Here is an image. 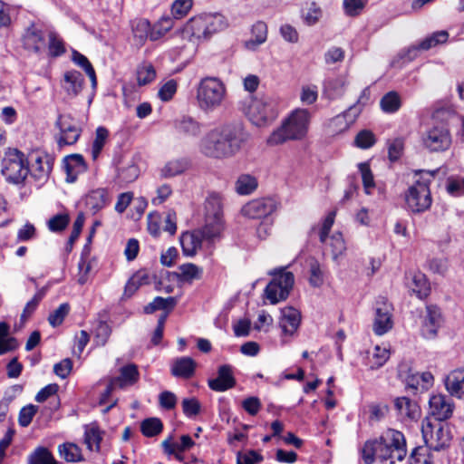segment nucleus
Listing matches in <instances>:
<instances>
[{
  "label": "nucleus",
  "instance_id": "23",
  "mask_svg": "<svg viewBox=\"0 0 464 464\" xmlns=\"http://www.w3.org/2000/svg\"><path fill=\"white\" fill-rule=\"evenodd\" d=\"M191 166L190 160L186 157L172 159L160 169L162 179H171L185 173Z\"/></svg>",
  "mask_w": 464,
  "mask_h": 464
},
{
  "label": "nucleus",
  "instance_id": "46",
  "mask_svg": "<svg viewBox=\"0 0 464 464\" xmlns=\"http://www.w3.org/2000/svg\"><path fill=\"white\" fill-rule=\"evenodd\" d=\"M72 61L75 64L82 67L85 71L86 74L92 81V86L95 87L97 84L95 71L87 57L77 51H73Z\"/></svg>",
  "mask_w": 464,
  "mask_h": 464
},
{
  "label": "nucleus",
  "instance_id": "7",
  "mask_svg": "<svg viewBox=\"0 0 464 464\" xmlns=\"http://www.w3.org/2000/svg\"><path fill=\"white\" fill-rule=\"evenodd\" d=\"M273 276L272 281L265 289V295L272 304L285 300L295 283V276L292 272L286 271L285 267L276 268L268 272Z\"/></svg>",
  "mask_w": 464,
  "mask_h": 464
},
{
  "label": "nucleus",
  "instance_id": "14",
  "mask_svg": "<svg viewBox=\"0 0 464 464\" xmlns=\"http://www.w3.org/2000/svg\"><path fill=\"white\" fill-rule=\"evenodd\" d=\"M55 126L60 130L57 143L60 147L73 145L81 136L82 130L77 121L69 114H60L56 120Z\"/></svg>",
  "mask_w": 464,
  "mask_h": 464
},
{
  "label": "nucleus",
  "instance_id": "17",
  "mask_svg": "<svg viewBox=\"0 0 464 464\" xmlns=\"http://www.w3.org/2000/svg\"><path fill=\"white\" fill-rule=\"evenodd\" d=\"M182 35L190 41L208 40L211 38L203 14L196 15L187 22L182 31Z\"/></svg>",
  "mask_w": 464,
  "mask_h": 464
},
{
  "label": "nucleus",
  "instance_id": "61",
  "mask_svg": "<svg viewBox=\"0 0 464 464\" xmlns=\"http://www.w3.org/2000/svg\"><path fill=\"white\" fill-rule=\"evenodd\" d=\"M193 5V0H175L171 5V14L176 19L187 15Z\"/></svg>",
  "mask_w": 464,
  "mask_h": 464
},
{
  "label": "nucleus",
  "instance_id": "64",
  "mask_svg": "<svg viewBox=\"0 0 464 464\" xmlns=\"http://www.w3.org/2000/svg\"><path fill=\"white\" fill-rule=\"evenodd\" d=\"M262 461L263 456L255 450L238 452L237 456V464H258Z\"/></svg>",
  "mask_w": 464,
  "mask_h": 464
},
{
  "label": "nucleus",
  "instance_id": "8",
  "mask_svg": "<svg viewBox=\"0 0 464 464\" xmlns=\"http://www.w3.org/2000/svg\"><path fill=\"white\" fill-rule=\"evenodd\" d=\"M2 173L9 183H23L29 174L24 153L16 149L10 150L3 160Z\"/></svg>",
  "mask_w": 464,
  "mask_h": 464
},
{
  "label": "nucleus",
  "instance_id": "28",
  "mask_svg": "<svg viewBox=\"0 0 464 464\" xmlns=\"http://www.w3.org/2000/svg\"><path fill=\"white\" fill-rule=\"evenodd\" d=\"M394 407L401 420H415L419 417L418 404L408 397H399L394 401Z\"/></svg>",
  "mask_w": 464,
  "mask_h": 464
},
{
  "label": "nucleus",
  "instance_id": "18",
  "mask_svg": "<svg viewBox=\"0 0 464 464\" xmlns=\"http://www.w3.org/2000/svg\"><path fill=\"white\" fill-rule=\"evenodd\" d=\"M449 39V33L445 30L437 31L420 41L417 44L411 45L407 50V56L410 60L417 57L420 51H428L440 44H445Z\"/></svg>",
  "mask_w": 464,
  "mask_h": 464
},
{
  "label": "nucleus",
  "instance_id": "48",
  "mask_svg": "<svg viewBox=\"0 0 464 464\" xmlns=\"http://www.w3.org/2000/svg\"><path fill=\"white\" fill-rule=\"evenodd\" d=\"M257 187L256 179L250 175H241L236 182V190L240 195H248Z\"/></svg>",
  "mask_w": 464,
  "mask_h": 464
},
{
  "label": "nucleus",
  "instance_id": "6",
  "mask_svg": "<svg viewBox=\"0 0 464 464\" xmlns=\"http://www.w3.org/2000/svg\"><path fill=\"white\" fill-rule=\"evenodd\" d=\"M379 459L394 464L402 460L407 455L406 440L402 432L388 429L378 439Z\"/></svg>",
  "mask_w": 464,
  "mask_h": 464
},
{
  "label": "nucleus",
  "instance_id": "49",
  "mask_svg": "<svg viewBox=\"0 0 464 464\" xmlns=\"http://www.w3.org/2000/svg\"><path fill=\"white\" fill-rule=\"evenodd\" d=\"M46 293V288L43 287L39 289L34 297L28 301L24 308V311L21 314V320L25 321L29 318L38 307L40 302L43 300Z\"/></svg>",
  "mask_w": 464,
  "mask_h": 464
},
{
  "label": "nucleus",
  "instance_id": "25",
  "mask_svg": "<svg viewBox=\"0 0 464 464\" xmlns=\"http://www.w3.org/2000/svg\"><path fill=\"white\" fill-rule=\"evenodd\" d=\"M174 126L179 134L187 137H198L202 131L201 123L189 115H183L177 119Z\"/></svg>",
  "mask_w": 464,
  "mask_h": 464
},
{
  "label": "nucleus",
  "instance_id": "11",
  "mask_svg": "<svg viewBox=\"0 0 464 464\" xmlns=\"http://www.w3.org/2000/svg\"><path fill=\"white\" fill-rule=\"evenodd\" d=\"M219 237L217 235V230L211 231L205 227L191 232H185L180 237L182 251L184 255L192 256L202 247L203 242L212 244Z\"/></svg>",
  "mask_w": 464,
  "mask_h": 464
},
{
  "label": "nucleus",
  "instance_id": "34",
  "mask_svg": "<svg viewBox=\"0 0 464 464\" xmlns=\"http://www.w3.org/2000/svg\"><path fill=\"white\" fill-rule=\"evenodd\" d=\"M64 169L67 172V181L73 182L76 174L86 169L84 159L82 155L74 154L67 157L64 162Z\"/></svg>",
  "mask_w": 464,
  "mask_h": 464
},
{
  "label": "nucleus",
  "instance_id": "32",
  "mask_svg": "<svg viewBox=\"0 0 464 464\" xmlns=\"http://www.w3.org/2000/svg\"><path fill=\"white\" fill-rule=\"evenodd\" d=\"M267 39V25L265 22L258 21L253 24L251 29V38L245 43L248 50H256Z\"/></svg>",
  "mask_w": 464,
  "mask_h": 464
},
{
  "label": "nucleus",
  "instance_id": "20",
  "mask_svg": "<svg viewBox=\"0 0 464 464\" xmlns=\"http://www.w3.org/2000/svg\"><path fill=\"white\" fill-rule=\"evenodd\" d=\"M208 387L218 392H226L236 385V379L233 374V367L229 364L219 366L218 376L208 382Z\"/></svg>",
  "mask_w": 464,
  "mask_h": 464
},
{
  "label": "nucleus",
  "instance_id": "59",
  "mask_svg": "<svg viewBox=\"0 0 464 464\" xmlns=\"http://www.w3.org/2000/svg\"><path fill=\"white\" fill-rule=\"evenodd\" d=\"M366 4L367 0H343V7L346 15L353 17L362 13Z\"/></svg>",
  "mask_w": 464,
  "mask_h": 464
},
{
  "label": "nucleus",
  "instance_id": "31",
  "mask_svg": "<svg viewBox=\"0 0 464 464\" xmlns=\"http://www.w3.org/2000/svg\"><path fill=\"white\" fill-rule=\"evenodd\" d=\"M63 88L68 95L75 97L81 92L84 78L80 72L75 70L67 71L63 75Z\"/></svg>",
  "mask_w": 464,
  "mask_h": 464
},
{
  "label": "nucleus",
  "instance_id": "62",
  "mask_svg": "<svg viewBox=\"0 0 464 464\" xmlns=\"http://www.w3.org/2000/svg\"><path fill=\"white\" fill-rule=\"evenodd\" d=\"M178 83L176 80L170 79L159 89L158 96L162 102L170 101L177 92Z\"/></svg>",
  "mask_w": 464,
  "mask_h": 464
},
{
  "label": "nucleus",
  "instance_id": "42",
  "mask_svg": "<svg viewBox=\"0 0 464 464\" xmlns=\"http://www.w3.org/2000/svg\"><path fill=\"white\" fill-rule=\"evenodd\" d=\"M28 464H58V462L47 448L37 447L28 456Z\"/></svg>",
  "mask_w": 464,
  "mask_h": 464
},
{
  "label": "nucleus",
  "instance_id": "29",
  "mask_svg": "<svg viewBox=\"0 0 464 464\" xmlns=\"http://www.w3.org/2000/svg\"><path fill=\"white\" fill-rule=\"evenodd\" d=\"M196 369V362L190 357H179L171 365V373L175 377L189 379Z\"/></svg>",
  "mask_w": 464,
  "mask_h": 464
},
{
  "label": "nucleus",
  "instance_id": "24",
  "mask_svg": "<svg viewBox=\"0 0 464 464\" xmlns=\"http://www.w3.org/2000/svg\"><path fill=\"white\" fill-rule=\"evenodd\" d=\"M421 332L425 338H433L440 324V311L436 305H427Z\"/></svg>",
  "mask_w": 464,
  "mask_h": 464
},
{
  "label": "nucleus",
  "instance_id": "53",
  "mask_svg": "<svg viewBox=\"0 0 464 464\" xmlns=\"http://www.w3.org/2000/svg\"><path fill=\"white\" fill-rule=\"evenodd\" d=\"M84 441L90 450H99L102 441V433L99 428L91 427L85 430Z\"/></svg>",
  "mask_w": 464,
  "mask_h": 464
},
{
  "label": "nucleus",
  "instance_id": "15",
  "mask_svg": "<svg viewBox=\"0 0 464 464\" xmlns=\"http://www.w3.org/2000/svg\"><path fill=\"white\" fill-rule=\"evenodd\" d=\"M455 410V403L445 394L431 395L429 400V413L435 421L442 422L450 419Z\"/></svg>",
  "mask_w": 464,
  "mask_h": 464
},
{
  "label": "nucleus",
  "instance_id": "36",
  "mask_svg": "<svg viewBox=\"0 0 464 464\" xmlns=\"http://www.w3.org/2000/svg\"><path fill=\"white\" fill-rule=\"evenodd\" d=\"M362 106L358 104H353L350 106L342 114L337 115L334 118L333 123L335 125H343L340 130H347L358 118L360 113L362 112Z\"/></svg>",
  "mask_w": 464,
  "mask_h": 464
},
{
  "label": "nucleus",
  "instance_id": "55",
  "mask_svg": "<svg viewBox=\"0 0 464 464\" xmlns=\"http://www.w3.org/2000/svg\"><path fill=\"white\" fill-rule=\"evenodd\" d=\"M48 38L49 55L52 57H58L63 54L65 48L63 40L58 36V34L54 32H49Z\"/></svg>",
  "mask_w": 464,
  "mask_h": 464
},
{
  "label": "nucleus",
  "instance_id": "22",
  "mask_svg": "<svg viewBox=\"0 0 464 464\" xmlns=\"http://www.w3.org/2000/svg\"><path fill=\"white\" fill-rule=\"evenodd\" d=\"M444 384L450 396L464 400V369L450 372L445 377Z\"/></svg>",
  "mask_w": 464,
  "mask_h": 464
},
{
  "label": "nucleus",
  "instance_id": "41",
  "mask_svg": "<svg viewBox=\"0 0 464 464\" xmlns=\"http://www.w3.org/2000/svg\"><path fill=\"white\" fill-rule=\"evenodd\" d=\"M380 106L385 113H394L401 106V100L397 92L392 91L382 96L380 101Z\"/></svg>",
  "mask_w": 464,
  "mask_h": 464
},
{
  "label": "nucleus",
  "instance_id": "43",
  "mask_svg": "<svg viewBox=\"0 0 464 464\" xmlns=\"http://www.w3.org/2000/svg\"><path fill=\"white\" fill-rule=\"evenodd\" d=\"M174 25L172 17L162 16L153 26H151L150 41H158L163 37Z\"/></svg>",
  "mask_w": 464,
  "mask_h": 464
},
{
  "label": "nucleus",
  "instance_id": "1",
  "mask_svg": "<svg viewBox=\"0 0 464 464\" xmlns=\"http://www.w3.org/2000/svg\"><path fill=\"white\" fill-rule=\"evenodd\" d=\"M248 137V133L241 123L225 124L209 130L201 139L199 150L209 158H229L240 150Z\"/></svg>",
  "mask_w": 464,
  "mask_h": 464
},
{
  "label": "nucleus",
  "instance_id": "30",
  "mask_svg": "<svg viewBox=\"0 0 464 464\" xmlns=\"http://www.w3.org/2000/svg\"><path fill=\"white\" fill-rule=\"evenodd\" d=\"M109 202L110 198L105 188L93 189L86 197V206L93 214L105 208Z\"/></svg>",
  "mask_w": 464,
  "mask_h": 464
},
{
  "label": "nucleus",
  "instance_id": "10",
  "mask_svg": "<svg viewBox=\"0 0 464 464\" xmlns=\"http://www.w3.org/2000/svg\"><path fill=\"white\" fill-rule=\"evenodd\" d=\"M422 143L430 152L448 150L451 146L452 138L447 124L440 122L428 128L422 135Z\"/></svg>",
  "mask_w": 464,
  "mask_h": 464
},
{
  "label": "nucleus",
  "instance_id": "54",
  "mask_svg": "<svg viewBox=\"0 0 464 464\" xmlns=\"http://www.w3.org/2000/svg\"><path fill=\"white\" fill-rule=\"evenodd\" d=\"M70 304L68 303L61 304L58 308H56L53 313H51L48 316V322L53 327H57L61 325L64 320V318L68 315L70 312Z\"/></svg>",
  "mask_w": 464,
  "mask_h": 464
},
{
  "label": "nucleus",
  "instance_id": "2",
  "mask_svg": "<svg viewBox=\"0 0 464 464\" xmlns=\"http://www.w3.org/2000/svg\"><path fill=\"white\" fill-rule=\"evenodd\" d=\"M438 172L439 169L414 170L415 176L419 178L403 193L404 208L409 213L422 214L430 208L433 200L430 187Z\"/></svg>",
  "mask_w": 464,
  "mask_h": 464
},
{
  "label": "nucleus",
  "instance_id": "26",
  "mask_svg": "<svg viewBox=\"0 0 464 464\" xmlns=\"http://www.w3.org/2000/svg\"><path fill=\"white\" fill-rule=\"evenodd\" d=\"M140 378L138 367L134 363L126 364L120 369V374L111 379L112 383H115L119 388L131 386L135 384Z\"/></svg>",
  "mask_w": 464,
  "mask_h": 464
},
{
  "label": "nucleus",
  "instance_id": "47",
  "mask_svg": "<svg viewBox=\"0 0 464 464\" xmlns=\"http://www.w3.org/2000/svg\"><path fill=\"white\" fill-rule=\"evenodd\" d=\"M163 430L162 421L158 418H148L140 424V430L146 437H154Z\"/></svg>",
  "mask_w": 464,
  "mask_h": 464
},
{
  "label": "nucleus",
  "instance_id": "39",
  "mask_svg": "<svg viewBox=\"0 0 464 464\" xmlns=\"http://www.w3.org/2000/svg\"><path fill=\"white\" fill-rule=\"evenodd\" d=\"M326 248H329L334 260L342 256L346 250V245L342 233L336 232L331 237H327L326 243H324Z\"/></svg>",
  "mask_w": 464,
  "mask_h": 464
},
{
  "label": "nucleus",
  "instance_id": "16",
  "mask_svg": "<svg viewBox=\"0 0 464 464\" xmlns=\"http://www.w3.org/2000/svg\"><path fill=\"white\" fill-rule=\"evenodd\" d=\"M276 209V204L273 198H257L246 204L242 208V214L249 218L257 219L268 217Z\"/></svg>",
  "mask_w": 464,
  "mask_h": 464
},
{
  "label": "nucleus",
  "instance_id": "56",
  "mask_svg": "<svg viewBox=\"0 0 464 464\" xmlns=\"http://www.w3.org/2000/svg\"><path fill=\"white\" fill-rule=\"evenodd\" d=\"M309 283L314 287H320L324 284V272L319 262L313 259L309 263Z\"/></svg>",
  "mask_w": 464,
  "mask_h": 464
},
{
  "label": "nucleus",
  "instance_id": "37",
  "mask_svg": "<svg viewBox=\"0 0 464 464\" xmlns=\"http://www.w3.org/2000/svg\"><path fill=\"white\" fill-rule=\"evenodd\" d=\"M203 269L192 263H186L179 266L177 277L180 282L191 283L201 278Z\"/></svg>",
  "mask_w": 464,
  "mask_h": 464
},
{
  "label": "nucleus",
  "instance_id": "63",
  "mask_svg": "<svg viewBox=\"0 0 464 464\" xmlns=\"http://www.w3.org/2000/svg\"><path fill=\"white\" fill-rule=\"evenodd\" d=\"M111 333V330L110 325L105 322H100L94 331L96 343L102 346L104 345L107 343Z\"/></svg>",
  "mask_w": 464,
  "mask_h": 464
},
{
  "label": "nucleus",
  "instance_id": "27",
  "mask_svg": "<svg viewBox=\"0 0 464 464\" xmlns=\"http://www.w3.org/2000/svg\"><path fill=\"white\" fill-rule=\"evenodd\" d=\"M300 322L301 314L296 309L286 307L282 310L280 326L285 334L293 335L299 327Z\"/></svg>",
  "mask_w": 464,
  "mask_h": 464
},
{
  "label": "nucleus",
  "instance_id": "9",
  "mask_svg": "<svg viewBox=\"0 0 464 464\" xmlns=\"http://www.w3.org/2000/svg\"><path fill=\"white\" fill-rule=\"evenodd\" d=\"M422 436L430 450L440 451L448 448L452 439L449 427L440 421L426 420L422 423Z\"/></svg>",
  "mask_w": 464,
  "mask_h": 464
},
{
  "label": "nucleus",
  "instance_id": "21",
  "mask_svg": "<svg viewBox=\"0 0 464 464\" xmlns=\"http://www.w3.org/2000/svg\"><path fill=\"white\" fill-rule=\"evenodd\" d=\"M347 80L343 75L329 76L324 82L323 94L329 100L341 98L346 89Z\"/></svg>",
  "mask_w": 464,
  "mask_h": 464
},
{
  "label": "nucleus",
  "instance_id": "60",
  "mask_svg": "<svg viewBox=\"0 0 464 464\" xmlns=\"http://www.w3.org/2000/svg\"><path fill=\"white\" fill-rule=\"evenodd\" d=\"M446 189L453 197L464 195V178L450 177L447 179Z\"/></svg>",
  "mask_w": 464,
  "mask_h": 464
},
{
  "label": "nucleus",
  "instance_id": "50",
  "mask_svg": "<svg viewBox=\"0 0 464 464\" xmlns=\"http://www.w3.org/2000/svg\"><path fill=\"white\" fill-rule=\"evenodd\" d=\"M362 458L365 464H372L375 458L379 459L378 440H367L362 449Z\"/></svg>",
  "mask_w": 464,
  "mask_h": 464
},
{
  "label": "nucleus",
  "instance_id": "57",
  "mask_svg": "<svg viewBox=\"0 0 464 464\" xmlns=\"http://www.w3.org/2000/svg\"><path fill=\"white\" fill-rule=\"evenodd\" d=\"M359 169L362 175L363 188L366 194L371 195L372 189L375 187L373 175L368 163L359 164Z\"/></svg>",
  "mask_w": 464,
  "mask_h": 464
},
{
  "label": "nucleus",
  "instance_id": "4",
  "mask_svg": "<svg viewBox=\"0 0 464 464\" xmlns=\"http://www.w3.org/2000/svg\"><path fill=\"white\" fill-rule=\"evenodd\" d=\"M227 97L225 83L217 77L201 79L196 89L198 108L204 113H211L219 109Z\"/></svg>",
  "mask_w": 464,
  "mask_h": 464
},
{
  "label": "nucleus",
  "instance_id": "45",
  "mask_svg": "<svg viewBox=\"0 0 464 464\" xmlns=\"http://www.w3.org/2000/svg\"><path fill=\"white\" fill-rule=\"evenodd\" d=\"M391 355L390 349L386 346L376 345L371 358H369V365L371 369H378L383 366L389 360Z\"/></svg>",
  "mask_w": 464,
  "mask_h": 464
},
{
  "label": "nucleus",
  "instance_id": "38",
  "mask_svg": "<svg viewBox=\"0 0 464 464\" xmlns=\"http://www.w3.org/2000/svg\"><path fill=\"white\" fill-rule=\"evenodd\" d=\"M52 169V165L49 160L45 158L36 157L34 162L32 163L29 172L31 175L39 181L47 179Z\"/></svg>",
  "mask_w": 464,
  "mask_h": 464
},
{
  "label": "nucleus",
  "instance_id": "35",
  "mask_svg": "<svg viewBox=\"0 0 464 464\" xmlns=\"http://www.w3.org/2000/svg\"><path fill=\"white\" fill-rule=\"evenodd\" d=\"M203 15L211 37L213 34L224 31L229 25L227 18L220 13H205Z\"/></svg>",
  "mask_w": 464,
  "mask_h": 464
},
{
  "label": "nucleus",
  "instance_id": "5",
  "mask_svg": "<svg viewBox=\"0 0 464 464\" xmlns=\"http://www.w3.org/2000/svg\"><path fill=\"white\" fill-rule=\"evenodd\" d=\"M243 112L256 127L270 125L278 116L276 102L269 96L249 97L243 102Z\"/></svg>",
  "mask_w": 464,
  "mask_h": 464
},
{
  "label": "nucleus",
  "instance_id": "52",
  "mask_svg": "<svg viewBox=\"0 0 464 464\" xmlns=\"http://www.w3.org/2000/svg\"><path fill=\"white\" fill-rule=\"evenodd\" d=\"M156 71L152 64L143 63L137 69V81L139 85H146L154 81Z\"/></svg>",
  "mask_w": 464,
  "mask_h": 464
},
{
  "label": "nucleus",
  "instance_id": "13",
  "mask_svg": "<svg viewBox=\"0 0 464 464\" xmlns=\"http://www.w3.org/2000/svg\"><path fill=\"white\" fill-rule=\"evenodd\" d=\"M374 311L375 317L372 330L376 335L381 336L389 332L393 326L392 319V305L387 298L379 296L375 302Z\"/></svg>",
  "mask_w": 464,
  "mask_h": 464
},
{
  "label": "nucleus",
  "instance_id": "19",
  "mask_svg": "<svg viewBox=\"0 0 464 464\" xmlns=\"http://www.w3.org/2000/svg\"><path fill=\"white\" fill-rule=\"evenodd\" d=\"M23 45L31 52L39 53L46 47L44 31L36 24H31L23 34Z\"/></svg>",
  "mask_w": 464,
  "mask_h": 464
},
{
  "label": "nucleus",
  "instance_id": "44",
  "mask_svg": "<svg viewBox=\"0 0 464 464\" xmlns=\"http://www.w3.org/2000/svg\"><path fill=\"white\" fill-rule=\"evenodd\" d=\"M108 137L109 131L105 127L101 126L96 129L95 138L92 141L91 150V154L93 160H96L99 158Z\"/></svg>",
  "mask_w": 464,
  "mask_h": 464
},
{
  "label": "nucleus",
  "instance_id": "51",
  "mask_svg": "<svg viewBox=\"0 0 464 464\" xmlns=\"http://www.w3.org/2000/svg\"><path fill=\"white\" fill-rule=\"evenodd\" d=\"M411 290L416 293L419 298L426 297L430 293V285L421 273H417L412 277Z\"/></svg>",
  "mask_w": 464,
  "mask_h": 464
},
{
  "label": "nucleus",
  "instance_id": "12",
  "mask_svg": "<svg viewBox=\"0 0 464 464\" xmlns=\"http://www.w3.org/2000/svg\"><path fill=\"white\" fill-rule=\"evenodd\" d=\"M205 227L209 230H217L220 236L223 230L222 198L219 194H210L205 202Z\"/></svg>",
  "mask_w": 464,
  "mask_h": 464
},
{
  "label": "nucleus",
  "instance_id": "58",
  "mask_svg": "<svg viewBox=\"0 0 464 464\" xmlns=\"http://www.w3.org/2000/svg\"><path fill=\"white\" fill-rule=\"evenodd\" d=\"M376 142L375 135L369 130H361L355 137L356 147L366 150L372 147Z\"/></svg>",
  "mask_w": 464,
  "mask_h": 464
},
{
  "label": "nucleus",
  "instance_id": "3",
  "mask_svg": "<svg viewBox=\"0 0 464 464\" xmlns=\"http://www.w3.org/2000/svg\"><path fill=\"white\" fill-rule=\"evenodd\" d=\"M309 120L310 114L307 110L294 111L282 125L271 133L267 139V144L276 146L287 140H302L307 133Z\"/></svg>",
  "mask_w": 464,
  "mask_h": 464
},
{
  "label": "nucleus",
  "instance_id": "33",
  "mask_svg": "<svg viewBox=\"0 0 464 464\" xmlns=\"http://www.w3.org/2000/svg\"><path fill=\"white\" fill-rule=\"evenodd\" d=\"M131 31L134 41L139 45H143L148 38L150 40L151 24L145 18L132 21Z\"/></svg>",
  "mask_w": 464,
  "mask_h": 464
},
{
  "label": "nucleus",
  "instance_id": "40",
  "mask_svg": "<svg viewBox=\"0 0 464 464\" xmlns=\"http://www.w3.org/2000/svg\"><path fill=\"white\" fill-rule=\"evenodd\" d=\"M58 452L60 457L67 462H79L82 460V450L74 443L65 442L59 445Z\"/></svg>",
  "mask_w": 464,
  "mask_h": 464
}]
</instances>
